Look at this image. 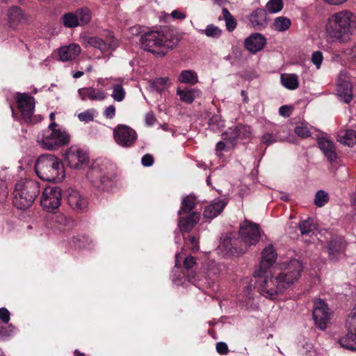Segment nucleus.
<instances>
[{
    "label": "nucleus",
    "instance_id": "cd10ccee",
    "mask_svg": "<svg viewBox=\"0 0 356 356\" xmlns=\"http://www.w3.org/2000/svg\"><path fill=\"white\" fill-rule=\"evenodd\" d=\"M219 249L225 254H243L245 251L243 247H237V240L225 238L219 245Z\"/></svg>",
    "mask_w": 356,
    "mask_h": 356
},
{
    "label": "nucleus",
    "instance_id": "72a5a7b5",
    "mask_svg": "<svg viewBox=\"0 0 356 356\" xmlns=\"http://www.w3.org/2000/svg\"><path fill=\"white\" fill-rule=\"evenodd\" d=\"M73 13L75 14L79 26H85L91 21L92 13L86 7L79 8Z\"/></svg>",
    "mask_w": 356,
    "mask_h": 356
},
{
    "label": "nucleus",
    "instance_id": "ea45409f",
    "mask_svg": "<svg viewBox=\"0 0 356 356\" xmlns=\"http://www.w3.org/2000/svg\"><path fill=\"white\" fill-rule=\"evenodd\" d=\"M284 4L282 0H269L265 6L266 13L270 14L277 13L283 8Z\"/></svg>",
    "mask_w": 356,
    "mask_h": 356
},
{
    "label": "nucleus",
    "instance_id": "b1692460",
    "mask_svg": "<svg viewBox=\"0 0 356 356\" xmlns=\"http://www.w3.org/2000/svg\"><path fill=\"white\" fill-rule=\"evenodd\" d=\"M249 20L253 27L260 30L267 25V13L264 9L258 8L250 15Z\"/></svg>",
    "mask_w": 356,
    "mask_h": 356
},
{
    "label": "nucleus",
    "instance_id": "c756f323",
    "mask_svg": "<svg viewBox=\"0 0 356 356\" xmlns=\"http://www.w3.org/2000/svg\"><path fill=\"white\" fill-rule=\"evenodd\" d=\"M70 244L74 248L82 249H90L93 246L91 239L85 235H77L70 241Z\"/></svg>",
    "mask_w": 356,
    "mask_h": 356
},
{
    "label": "nucleus",
    "instance_id": "c03bdc74",
    "mask_svg": "<svg viewBox=\"0 0 356 356\" xmlns=\"http://www.w3.org/2000/svg\"><path fill=\"white\" fill-rule=\"evenodd\" d=\"M8 17L10 22H20L24 19V14L19 8L14 6L12 7L9 10Z\"/></svg>",
    "mask_w": 356,
    "mask_h": 356
},
{
    "label": "nucleus",
    "instance_id": "69168bd1",
    "mask_svg": "<svg viewBox=\"0 0 356 356\" xmlns=\"http://www.w3.org/2000/svg\"><path fill=\"white\" fill-rule=\"evenodd\" d=\"M171 16L179 19H184L186 17V15L178 10H173L171 13Z\"/></svg>",
    "mask_w": 356,
    "mask_h": 356
},
{
    "label": "nucleus",
    "instance_id": "aec40b11",
    "mask_svg": "<svg viewBox=\"0 0 356 356\" xmlns=\"http://www.w3.org/2000/svg\"><path fill=\"white\" fill-rule=\"evenodd\" d=\"M318 143L319 148L323 152L327 160L330 163L335 162L337 159V154L334 143L327 138L322 137L318 138Z\"/></svg>",
    "mask_w": 356,
    "mask_h": 356
},
{
    "label": "nucleus",
    "instance_id": "c9c22d12",
    "mask_svg": "<svg viewBox=\"0 0 356 356\" xmlns=\"http://www.w3.org/2000/svg\"><path fill=\"white\" fill-rule=\"evenodd\" d=\"M195 205V197L192 195H188L183 197L181 207L178 211L179 216L189 213L193 209Z\"/></svg>",
    "mask_w": 356,
    "mask_h": 356
},
{
    "label": "nucleus",
    "instance_id": "4468645a",
    "mask_svg": "<svg viewBox=\"0 0 356 356\" xmlns=\"http://www.w3.org/2000/svg\"><path fill=\"white\" fill-rule=\"evenodd\" d=\"M47 226L54 232H65L73 227L72 220L63 213L49 215L47 219Z\"/></svg>",
    "mask_w": 356,
    "mask_h": 356
},
{
    "label": "nucleus",
    "instance_id": "603ef678",
    "mask_svg": "<svg viewBox=\"0 0 356 356\" xmlns=\"http://www.w3.org/2000/svg\"><path fill=\"white\" fill-rule=\"evenodd\" d=\"M280 140H282V139L278 138L277 135H274L270 133L265 134L261 138V142L267 145H270Z\"/></svg>",
    "mask_w": 356,
    "mask_h": 356
},
{
    "label": "nucleus",
    "instance_id": "dca6fc26",
    "mask_svg": "<svg viewBox=\"0 0 356 356\" xmlns=\"http://www.w3.org/2000/svg\"><path fill=\"white\" fill-rule=\"evenodd\" d=\"M337 93L340 99L346 104L353 99L352 85L347 79L346 71H341L339 73Z\"/></svg>",
    "mask_w": 356,
    "mask_h": 356
},
{
    "label": "nucleus",
    "instance_id": "4c0bfd02",
    "mask_svg": "<svg viewBox=\"0 0 356 356\" xmlns=\"http://www.w3.org/2000/svg\"><path fill=\"white\" fill-rule=\"evenodd\" d=\"M291 24V20L286 17H278L274 19L273 26L275 30L283 32L288 30Z\"/></svg>",
    "mask_w": 356,
    "mask_h": 356
},
{
    "label": "nucleus",
    "instance_id": "774afa93",
    "mask_svg": "<svg viewBox=\"0 0 356 356\" xmlns=\"http://www.w3.org/2000/svg\"><path fill=\"white\" fill-rule=\"evenodd\" d=\"M325 2H327L329 4L331 5H339L344 2H346L347 0H323Z\"/></svg>",
    "mask_w": 356,
    "mask_h": 356
},
{
    "label": "nucleus",
    "instance_id": "bb28decb",
    "mask_svg": "<svg viewBox=\"0 0 356 356\" xmlns=\"http://www.w3.org/2000/svg\"><path fill=\"white\" fill-rule=\"evenodd\" d=\"M197 266L195 258L192 256H188L184 261V268L186 270L185 276L188 282L195 283L199 280L197 273L193 270V268Z\"/></svg>",
    "mask_w": 356,
    "mask_h": 356
},
{
    "label": "nucleus",
    "instance_id": "4d7b16f0",
    "mask_svg": "<svg viewBox=\"0 0 356 356\" xmlns=\"http://www.w3.org/2000/svg\"><path fill=\"white\" fill-rule=\"evenodd\" d=\"M141 163L145 167H149L154 163V158L151 154H147L142 157Z\"/></svg>",
    "mask_w": 356,
    "mask_h": 356
},
{
    "label": "nucleus",
    "instance_id": "338daca9",
    "mask_svg": "<svg viewBox=\"0 0 356 356\" xmlns=\"http://www.w3.org/2000/svg\"><path fill=\"white\" fill-rule=\"evenodd\" d=\"M349 55L350 59L356 63V44L350 49Z\"/></svg>",
    "mask_w": 356,
    "mask_h": 356
},
{
    "label": "nucleus",
    "instance_id": "5701e85b",
    "mask_svg": "<svg viewBox=\"0 0 356 356\" xmlns=\"http://www.w3.org/2000/svg\"><path fill=\"white\" fill-rule=\"evenodd\" d=\"M81 52V47L76 44H70L58 49L59 58L65 62L75 59Z\"/></svg>",
    "mask_w": 356,
    "mask_h": 356
},
{
    "label": "nucleus",
    "instance_id": "f03ea898",
    "mask_svg": "<svg viewBox=\"0 0 356 356\" xmlns=\"http://www.w3.org/2000/svg\"><path fill=\"white\" fill-rule=\"evenodd\" d=\"M325 31L332 41L348 42L356 32V15L347 10L334 13L327 19Z\"/></svg>",
    "mask_w": 356,
    "mask_h": 356
},
{
    "label": "nucleus",
    "instance_id": "8fccbe9b",
    "mask_svg": "<svg viewBox=\"0 0 356 356\" xmlns=\"http://www.w3.org/2000/svg\"><path fill=\"white\" fill-rule=\"evenodd\" d=\"M295 133L301 138H308L311 135L310 130L307 125L302 123L296 127Z\"/></svg>",
    "mask_w": 356,
    "mask_h": 356
},
{
    "label": "nucleus",
    "instance_id": "2f4dec72",
    "mask_svg": "<svg viewBox=\"0 0 356 356\" xmlns=\"http://www.w3.org/2000/svg\"><path fill=\"white\" fill-rule=\"evenodd\" d=\"M344 248V242L341 238H333L327 246L329 257L331 259H334L336 255L339 254Z\"/></svg>",
    "mask_w": 356,
    "mask_h": 356
},
{
    "label": "nucleus",
    "instance_id": "473e14b6",
    "mask_svg": "<svg viewBox=\"0 0 356 356\" xmlns=\"http://www.w3.org/2000/svg\"><path fill=\"white\" fill-rule=\"evenodd\" d=\"M338 138L340 143L352 147L356 143V131L352 129L341 131Z\"/></svg>",
    "mask_w": 356,
    "mask_h": 356
},
{
    "label": "nucleus",
    "instance_id": "a211bd4d",
    "mask_svg": "<svg viewBox=\"0 0 356 356\" xmlns=\"http://www.w3.org/2000/svg\"><path fill=\"white\" fill-rule=\"evenodd\" d=\"M252 134L251 128L247 125L238 124L234 127H230L226 132L223 134V139L233 143L238 138H248Z\"/></svg>",
    "mask_w": 356,
    "mask_h": 356
},
{
    "label": "nucleus",
    "instance_id": "0eeeda50",
    "mask_svg": "<svg viewBox=\"0 0 356 356\" xmlns=\"http://www.w3.org/2000/svg\"><path fill=\"white\" fill-rule=\"evenodd\" d=\"M261 230L258 224L245 220L240 225L239 238L243 243L245 251L251 245H255L259 241Z\"/></svg>",
    "mask_w": 356,
    "mask_h": 356
},
{
    "label": "nucleus",
    "instance_id": "c85d7f7f",
    "mask_svg": "<svg viewBox=\"0 0 356 356\" xmlns=\"http://www.w3.org/2000/svg\"><path fill=\"white\" fill-rule=\"evenodd\" d=\"M280 81L284 87L291 90L299 87L298 76L296 74H282L280 76Z\"/></svg>",
    "mask_w": 356,
    "mask_h": 356
},
{
    "label": "nucleus",
    "instance_id": "58836bf2",
    "mask_svg": "<svg viewBox=\"0 0 356 356\" xmlns=\"http://www.w3.org/2000/svg\"><path fill=\"white\" fill-rule=\"evenodd\" d=\"M298 227L302 235H308L316 229V225L310 218L301 220Z\"/></svg>",
    "mask_w": 356,
    "mask_h": 356
},
{
    "label": "nucleus",
    "instance_id": "2eb2a0df",
    "mask_svg": "<svg viewBox=\"0 0 356 356\" xmlns=\"http://www.w3.org/2000/svg\"><path fill=\"white\" fill-rule=\"evenodd\" d=\"M88 155L80 148L72 147L65 153V159L71 168H83L88 161Z\"/></svg>",
    "mask_w": 356,
    "mask_h": 356
},
{
    "label": "nucleus",
    "instance_id": "de8ad7c7",
    "mask_svg": "<svg viewBox=\"0 0 356 356\" xmlns=\"http://www.w3.org/2000/svg\"><path fill=\"white\" fill-rule=\"evenodd\" d=\"M95 113L96 111L95 109H88L82 113H80L78 115V118L81 122L85 123L92 122L94 120Z\"/></svg>",
    "mask_w": 356,
    "mask_h": 356
},
{
    "label": "nucleus",
    "instance_id": "6e6d98bb",
    "mask_svg": "<svg viewBox=\"0 0 356 356\" xmlns=\"http://www.w3.org/2000/svg\"><path fill=\"white\" fill-rule=\"evenodd\" d=\"M10 314L9 311L5 308L1 307L0 308V319L5 323H8L10 321Z\"/></svg>",
    "mask_w": 356,
    "mask_h": 356
},
{
    "label": "nucleus",
    "instance_id": "f8f14e48",
    "mask_svg": "<svg viewBox=\"0 0 356 356\" xmlns=\"http://www.w3.org/2000/svg\"><path fill=\"white\" fill-rule=\"evenodd\" d=\"M347 333L338 339L339 344L343 348L356 350V314H352L346 321Z\"/></svg>",
    "mask_w": 356,
    "mask_h": 356
},
{
    "label": "nucleus",
    "instance_id": "7ed1b4c3",
    "mask_svg": "<svg viewBox=\"0 0 356 356\" xmlns=\"http://www.w3.org/2000/svg\"><path fill=\"white\" fill-rule=\"evenodd\" d=\"M179 40L177 32L168 27L146 33L140 38L144 49L160 56H164Z\"/></svg>",
    "mask_w": 356,
    "mask_h": 356
},
{
    "label": "nucleus",
    "instance_id": "bf43d9fd",
    "mask_svg": "<svg viewBox=\"0 0 356 356\" xmlns=\"http://www.w3.org/2000/svg\"><path fill=\"white\" fill-rule=\"evenodd\" d=\"M216 350L219 354L225 355L228 353L229 349L225 343L218 342L216 343Z\"/></svg>",
    "mask_w": 356,
    "mask_h": 356
},
{
    "label": "nucleus",
    "instance_id": "39448f33",
    "mask_svg": "<svg viewBox=\"0 0 356 356\" xmlns=\"http://www.w3.org/2000/svg\"><path fill=\"white\" fill-rule=\"evenodd\" d=\"M40 184L33 179H21L15 184L13 204L19 209L30 207L40 193Z\"/></svg>",
    "mask_w": 356,
    "mask_h": 356
},
{
    "label": "nucleus",
    "instance_id": "f257e3e1",
    "mask_svg": "<svg viewBox=\"0 0 356 356\" xmlns=\"http://www.w3.org/2000/svg\"><path fill=\"white\" fill-rule=\"evenodd\" d=\"M277 259V253L273 246L269 245L262 251L259 264V272L257 275L256 287L259 293L266 298L275 300L287 289L296 282L301 276L303 266L296 259L279 263L273 269L270 275L266 273Z\"/></svg>",
    "mask_w": 356,
    "mask_h": 356
},
{
    "label": "nucleus",
    "instance_id": "49530a36",
    "mask_svg": "<svg viewBox=\"0 0 356 356\" xmlns=\"http://www.w3.org/2000/svg\"><path fill=\"white\" fill-rule=\"evenodd\" d=\"M328 200V194L324 191H318L315 195L314 204L318 207L324 206Z\"/></svg>",
    "mask_w": 356,
    "mask_h": 356
},
{
    "label": "nucleus",
    "instance_id": "393cba45",
    "mask_svg": "<svg viewBox=\"0 0 356 356\" xmlns=\"http://www.w3.org/2000/svg\"><path fill=\"white\" fill-rule=\"evenodd\" d=\"M179 227L184 232H189L197 223L200 220V214L197 212H192L188 216L184 217L179 216Z\"/></svg>",
    "mask_w": 356,
    "mask_h": 356
},
{
    "label": "nucleus",
    "instance_id": "5fc2aeb1",
    "mask_svg": "<svg viewBox=\"0 0 356 356\" xmlns=\"http://www.w3.org/2000/svg\"><path fill=\"white\" fill-rule=\"evenodd\" d=\"M14 330L15 327L12 325L4 326L0 324V338L10 335Z\"/></svg>",
    "mask_w": 356,
    "mask_h": 356
},
{
    "label": "nucleus",
    "instance_id": "052dcab7",
    "mask_svg": "<svg viewBox=\"0 0 356 356\" xmlns=\"http://www.w3.org/2000/svg\"><path fill=\"white\" fill-rule=\"evenodd\" d=\"M145 123L148 126H152L154 124L156 119L154 113L152 112H148L145 115Z\"/></svg>",
    "mask_w": 356,
    "mask_h": 356
},
{
    "label": "nucleus",
    "instance_id": "20e7f679",
    "mask_svg": "<svg viewBox=\"0 0 356 356\" xmlns=\"http://www.w3.org/2000/svg\"><path fill=\"white\" fill-rule=\"evenodd\" d=\"M37 175L47 181H61L65 177L64 166L55 155H41L35 165Z\"/></svg>",
    "mask_w": 356,
    "mask_h": 356
},
{
    "label": "nucleus",
    "instance_id": "412c9836",
    "mask_svg": "<svg viewBox=\"0 0 356 356\" xmlns=\"http://www.w3.org/2000/svg\"><path fill=\"white\" fill-rule=\"evenodd\" d=\"M266 44L265 37L258 33L251 34L245 40V48L252 54L261 51Z\"/></svg>",
    "mask_w": 356,
    "mask_h": 356
},
{
    "label": "nucleus",
    "instance_id": "6e6552de",
    "mask_svg": "<svg viewBox=\"0 0 356 356\" xmlns=\"http://www.w3.org/2000/svg\"><path fill=\"white\" fill-rule=\"evenodd\" d=\"M332 312L327 304L322 299L315 300L313 307V318L316 327L324 330L327 328L331 317Z\"/></svg>",
    "mask_w": 356,
    "mask_h": 356
},
{
    "label": "nucleus",
    "instance_id": "e2e57ef3",
    "mask_svg": "<svg viewBox=\"0 0 356 356\" xmlns=\"http://www.w3.org/2000/svg\"><path fill=\"white\" fill-rule=\"evenodd\" d=\"M190 242L192 245L193 252H197L199 250L198 241L193 236H190Z\"/></svg>",
    "mask_w": 356,
    "mask_h": 356
},
{
    "label": "nucleus",
    "instance_id": "f3484780",
    "mask_svg": "<svg viewBox=\"0 0 356 356\" xmlns=\"http://www.w3.org/2000/svg\"><path fill=\"white\" fill-rule=\"evenodd\" d=\"M88 44L96 49H98L102 53L114 50L118 44L111 33H108L105 39L99 37H90L87 39Z\"/></svg>",
    "mask_w": 356,
    "mask_h": 356
},
{
    "label": "nucleus",
    "instance_id": "a19ab883",
    "mask_svg": "<svg viewBox=\"0 0 356 356\" xmlns=\"http://www.w3.org/2000/svg\"><path fill=\"white\" fill-rule=\"evenodd\" d=\"M199 32L212 38H218L222 35V30L213 24L207 25L205 29H201Z\"/></svg>",
    "mask_w": 356,
    "mask_h": 356
},
{
    "label": "nucleus",
    "instance_id": "37998d69",
    "mask_svg": "<svg viewBox=\"0 0 356 356\" xmlns=\"http://www.w3.org/2000/svg\"><path fill=\"white\" fill-rule=\"evenodd\" d=\"M222 15L223 18L225 20L227 29L229 31H232L236 26V19L225 8H222Z\"/></svg>",
    "mask_w": 356,
    "mask_h": 356
},
{
    "label": "nucleus",
    "instance_id": "3c124183",
    "mask_svg": "<svg viewBox=\"0 0 356 356\" xmlns=\"http://www.w3.org/2000/svg\"><path fill=\"white\" fill-rule=\"evenodd\" d=\"M169 79L168 77L158 78L154 81L153 86L156 90L162 91L166 88Z\"/></svg>",
    "mask_w": 356,
    "mask_h": 356
},
{
    "label": "nucleus",
    "instance_id": "a878e982",
    "mask_svg": "<svg viewBox=\"0 0 356 356\" xmlns=\"http://www.w3.org/2000/svg\"><path fill=\"white\" fill-rule=\"evenodd\" d=\"M226 202L222 200H214L213 202L205 207L203 216L206 218L213 219L216 217L225 208Z\"/></svg>",
    "mask_w": 356,
    "mask_h": 356
},
{
    "label": "nucleus",
    "instance_id": "680f3d73",
    "mask_svg": "<svg viewBox=\"0 0 356 356\" xmlns=\"http://www.w3.org/2000/svg\"><path fill=\"white\" fill-rule=\"evenodd\" d=\"M279 113L282 116H289L291 113V108L288 106H282L279 109Z\"/></svg>",
    "mask_w": 356,
    "mask_h": 356
},
{
    "label": "nucleus",
    "instance_id": "a18cd8bd",
    "mask_svg": "<svg viewBox=\"0 0 356 356\" xmlns=\"http://www.w3.org/2000/svg\"><path fill=\"white\" fill-rule=\"evenodd\" d=\"M209 127L213 131H217L225 127V123L220 115H215L209 120Z\"/></svg>",
    "mask_w": 356,
    "mask_h": 356
},
{
    "label": "nucleus",
    "instance_id": "9d476101",
    "mask_svg": "<svg viewBox=\"0 0 356 356\" xmlns=\"http://www.w3.org/2000/svg\"><path fill=\"white\" fill-rule=\"evenodd\" d=\"M87 177L92 184L99 191H108L113 185L111 177L106 175L97 164L88 170Z\"/></svg>",
    "mask_w": 356,
    "mask_h": 356
},
{
    "label": "nucleus",
    "instance_id": "79ce46f5",
    "mask_svg": "<svg viewBox=\"0 0 356 356\" xmlns=\"http://www.w3.org/2000/svg\"><path fill=\"white\" fill-rule=\"evenodd\" d=\"M62 21L63 25L67 28H75L79 26L77 19L73 12L65 13L62 17Z\"/></svg>",
    "mask_w": 356,
    "mask_h": 356
},
{
    "label": "nucleus",
    "instance_id": "e433bc0d",
    "mask_svg": "<svg viewBox=\"0 0 356 356\" xmlns=\"http://www.w3.org/2000/svg\"><path fill=\"white\" fill-rule=\"evenodd\" d=\"M179 81L181 83L193 85L198 82L197 74L192 70H184L179 74Z\"/></svg>",
    "mask_w": 356,
    "mask_h": 356
},
{
    "label": "nucleus",
    "instance_id": "4be33fe9",
    "mask_svg": "<svg viewBox=\"0 0 356 356\" xmlns=\"http://www.w3.org/2000/svg\"><path fill=\"white\" fill-rule=\"evenodd\" d=\"M79 97L83 101L90 99L91 101H102L106 95L105 92L99 89L92 87H86L78 90Z\"/></svg>",
    "mask_w": 356,
    "mask_h": 356
},
{
    "label": "nucleus",
    "instance_id": "f704fd0d",
    "mask_svg": "<svg viewBox=\"0 0 356 356\" xmlns=\"http://www.w3.org/2000/svg\"><path fill=\"white\" fill-rule=\"evenodd\" d=\"M177 93L182 102L190 104L193 102L195 97H197L200 95V91L197 89H177Z\"/></svg>",
    "mask_w": 356,
    "mask_h": 356
},
{
    "label": "nucleus",
    "instance_id": "1a4fd4ad",
    "mask_svg": "<svg viewBox=\"0 0 356 356\" xmlns=\"http://www.w3.org/2000/svg\"><path fill=\"white\" fill-rule=\"evenodd\" d=\"M113 138L116 143L123 147H130L137 140L134 129L125 124H118L113 129Z\"/></svg>",
    "mask_w": 356,
    "mask_h": 356
},
{
    "label": "nucleus",
    "instance_id": "13d9d810",
    "mask_svg": "<svg viewBox=\"0 0 356 356\" xmlns=\"http://www.w3.org/2000/svg\"><path fill=\"white\" fill-rule=\"evenodd\" d=\"M115 115V108L114 106L111 105L106 108L104 111V115L107 119H113Z\"/></svg>",
    "mask_w": 356,
    "mask_h": 356
},
{
    "label": "nucleus",
    "instance_id": "7c9ffc66",
    "mask_svg": "<svg viewBox=\"0 0 356 356\" xmlns=\"http://www.w3.org/2000/svg\"><path fill=\"white\" fill-rule=\"evenodd\" d=\"M204 272L206 278L214 280L220 274V268L215 261L209 260L204 264Z\"/></svg>",
    "mask_w": 356,
    "mask_h": 356
},
{
    "label": "nucleus",
    "instance_id": "0e129e2a",
    "mask_svg": "<svg viewBox=\"0 0 356 356\" xmlns=\"http://www.w3.org/2000/svg\"><path fill=\"white\" fill-rule=\"evenodd\" d=\"M228 147H229L228 145L226 143H225L223 141H220L216 144V150L218 153L223 150L227 149V148H228Z\"/></svg>",
    "mask_w": 356,
    "mask_h": 356
},
{
    "label": "nucleus",
    "instance_id": "9b49d317",
    "mask_svg": "<svg viewBox=\"0 0 356 356\" xmlns=\"http://www.w3.org/2000/svg\"><path fill=\"white\" fill-rule=\"evenodd\" d=\"M61 190L57 186L46 187L42 194L40 204L47 212L58 209L60 204Z\"/></svg>",
    "mask_w": 356,
    "mask_h": 356
},
{
    "label": "nucleus",
    "instance_id": "864d4df0",
    "mask_svg": "<svg viewBox=\"0 0 356 356\" xmlns=\"http://www.w3.org/2000/svg\"><path fill=\"white\" fill-rule=\"evenodd\" d=\"M323 54L319 51H315L312 56V61L316 66L317 69H319L323 60Z\"/></svg>",
    "mask_w": 356,
    "mask_h": 356
},
{
    "label": "nucleus",
    "instance_id": "ddd939ff",
    "mask_svg": "<svg viewBox=\"0 0 356 356\" xmlns=\"http://www.w3.org/2000/svg\"><path fill=\"white\" fill-rule=\"evenodd\" d=\"M17 103L23 119L27 122H33L35 99L26 93H17Z\"/></svg>",
    "mask_w": 356,
    "mask_h": 356
},
{
    "label": "nucleus",
    "instance_id": "423d86ee",
    "mask_svg": "<svg viewBox=\"0 0 356 356\" xmlns=\"http://www.w3.org/2000/svg\"><path fill=\"white\" fill-rule=\"evenodd\" d=\"M57 124L51 122L48 129L41 135H38L37 141L43 149L54 150L67 145L70 141V136L65 131L56 129Z\"/></svg>",
    "mask_w": 356,
    "mask_h": 356
},
{
    "label": "nucleus",
    "instance_id": "09e8293b",
    "mask_svg": "<svg viewBox=\"0 0 356 356\" xmlns=\"http://www.w3.org/2000/svg\"><path fill=\"white\" fill-rule=\"evenodd\" d=\"M114 100L121 102L124 99L125 96V91L121 85H115L113 86V94L111 95Z\"/></svg>",
    "mask_w": 356,
    "mask_h": 356
},
{
    "label": "nucleus",
    "instance_id": "6ab92c4d",
    "mask_svg": "<svg viewBox=\"0 0 356 356\" xmlns=\"http://www.w3.org/2000/svg\"><path fill=\"white\" fill-rule=\"evenodd\" d=\"M67 203L76 212L86 211L88 207V199L76 190L69 191Z\"/></svg>",
    "mask_w": 356,
    "mask_h": 356
}]
</instances>
